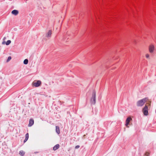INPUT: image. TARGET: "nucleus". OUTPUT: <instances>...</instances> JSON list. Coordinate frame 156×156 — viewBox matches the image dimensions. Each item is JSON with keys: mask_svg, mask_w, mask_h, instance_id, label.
<instances>
[{"mask_svg": "<svg viewBox=\"0 0 156 156\" xmlns=\"http://www.w3.org/2000/svg\"><path fill=\"white\" fill-rule=\"evenodd\" d=\"M148 100V98H144L138 101L136 103L138 106H142Z\"/></svg>", "mask_w": 156, "mask_h": 156, "instance_id": "nucleus-1", "label": "nucleus"}, {"mask_svg": "<svg viewBox=\"0 0 156 156\" xmlns=\"http://www.w3.org/2000/svg\"><path fill=\"white\" fill-rule=\"evenodd\" d=\"M28 60L27 59H26L24 60V61H23V63L24 64L26 65L28 64Z\"/></svg>", "mask_w": 156, "mask_h": 156, "instance_id": "nucleus-13", "label": "nucleus"}, {"mask_svg": "<svg viewBox=\"0 0 156 156\" xmlns=\"http://www.w3.org/2000/svg\"><path fill=\"white\" fill-rule=\"evenodd\" d=\"M143 112L145 115H148V107L147 105H146L144 108H143Z\"/></svg>", "mask_w": 156, "mask_h": 156, "instance_id": "nucleus-5", "label": "nucleus"}, {"mask_svg": "<svg viewBox=\"0 0 156 156\" xmlns=\"http://www.w3.org/2000/svg\"><path fill=\"white\" fill-rule=\"evenodd\" d=\"M96 93L94 90H93L92 93V96L91 98L90 101L92 104L94 105L96 103Z\"/></svg>", "mask_w": 156, "mask_h": 156, "instance_id": "nucleus-2", "label": "nucleus"}, {"mask_svg": "<svg viewBox=\"0 0 156 156\" xmlns=\"http://www.w3.org/2000/svg\"><path fill=\"white\" fill-rule=\"evenodd\" d=\"M11 43V41L10 40H8L7 41L6 44V45H9Z\"/></svg>", "mask_w": 156, "mask_h": 156, "instance_id": "nucleus-15", "label": "nucleus"}, {"mask_svg": "<svg viewBox=\"0 0 156 156\" xmlns=\"http://www.w3.org/2000/svg\"><path fill=\"white\" fill-rule=\"evenodd\" d=\"M52 31L51 30H49L48 32L46 33V37H51L52 34Z\"/></svg>", "mask_w": 156, "mask_h": 156, "instance_id": "nucleus-7", "label": "nucleus"}, {"mask_svg": "<svg viewBox=\"0 0 156 156\" xmlns=\"http://www.w3.org/2000/svg\"><path fill=\"white\" fill-rule=\"evenodd\" d=\"M41 82L40 80L34 81L32 83L33 86L37 87H39L41 84Z\"/></svg>", "mask_w": 156, "mask_h": 156, "instance_id": "nucleus-3", "label": "nucleus"}, {"mask_svg": "<svg viewBox=\"0 0 156 156\" xmlns=\"http://www.w3.org/2000/svg\"><path fill=\"white\" fill-rule=\"evenodd\" d=\"M59 145L58 144L56 145L53 148V150L55 151L59 148Z\"/></svg>", "mask_w": 156, "mask_h": 156, "instance_id": "nucleus-11", "label": "nucleus"}, {"mask_svg": "<svg viewBox=\"0 0 156 156\" xmlns=\"http://www.w3.org/2000/svg\"><path fill=\"white\" fill-rule=\"evenodd\" d=\"M19 154L21 156H23L25 154V152L23 151H20Z\"/></svg>", "mask_w": 156, "mask_h": 156, "instance_id": "nucleus-12", "label": "nucleus"}, {"mask_svg": "<svg viewBox=\"0 0 156 156\" xmlns=\"http://www.w3.org/2000/svg\"><path fill=\"white\" fill-rule=\"evenodd\" d=\"M145 57L147 58L148 59H150V55L148 54H146L145 55Z\"/></svg>", "mask_w": 156, "mask_h": 156, "instance_id": "nucleus-14", "label": "nucleus"}, {"mask_svg": "<svg viewBox=\"0 0 156 156\" xmlns=\"http://www.w3.org/2000/svg\"><path fill=\"white\" fill-rule=\"evenodd\" d=\"M149 52L151 53H153L154 50V45L151 44L149 47Z\"/></svg>", "mask_w": 156, "mask_h": 156, "instance_id": "nucleus-4", "label": "nucleus"}, {"mask_svg": "<svg viewBox=\"0 0 156 156\" xmlns=\"http://www.w3.org/2000/svg\"><path fill=\"white\" fill-rule=\"evenodd\" d=\"M11 59V56H9L8 57V59H7V61L9 62V61H10Z\"/></svg>", "mask_w": 156, "mask_h": 156, "instance_id": "nucleus-17", "label": "nucleus"}, {"mask_svg": "<svg viewBox=\"0 0 156 156\" xmlns=\"http://www.w3.org/2000/svg\"><path fill=\"white\" fill-rule=\"evenodd\" d=\"M132 120V119L130 117H128L126 120V126H127L129 124V122Z\"/></svg>", "mask_w": 156, "mask_h": 156, "instance_id": "nucleus-6", "label": "nucleus"}, {"mask_svg": "<svg viewBox=\"0 0 156 156\" xmlns=\"http://www.w3.org/2000/svg\"><path fill=\"white\" fill-rule=\"evenodd\" d=\"M12 13L15 16L17 15L19 13L18 11L16 10H14L12 11Z\"/></svg>", "mask_w": 156, "mask_h": 156, "instance_id": "nucleus-9", "label": "nucleus"}, {"mask_svg": "<svg viewBox=\"0 0 156 156\" xmlns=\"http://www.w3.org/2000/svg\"><path fill=\"white\" fill-rule=\"evenodd\" d=\"M80 146L79 145H77L75 147V149H78L80 147Z\"/></svg>", "mask_w": 156, "mask_h": 156, "instance_id": "nucleus-20", "label": "nucleus"}, {"mask_svg": "<svg viewBox=\"0 0 156 156\" xmlns=\"http://www.w3.org/2000/svg\"><path fill=\"white\" fill-rule=\"evenodd\" d=\"M150 153L148 152H146L145 154V155L146 156H149Z\"/></svg>", "mask_w": 156, "mask_h": 156, "instance_id": "nucleus-19", "label": "nucleus"}, {"mask_svg": "<svg viewBox=\"0 0 156 156\" xmlns=\"http://www.w3.org/2000/svg\"><path fill=\"white\" fill-rule=\"evenodd\" d=\"M56 132L58 134L60 133V128L58 126H56Z\"/></svg>", "mask_w": 156, "mask_h": 156, "instance_id": "nucleus-10", "label": "nucleus"}, {"mask_svg": "<svg viewBox=\"0 0 156 156\" xmlns=\"http://www.w3.org/2000/svg\"><path fill=\"white\" fill-rule=\"evenodd\" d=\"M28 139L26 138H25V139L24 140V143L26 142L27 141V140H28Z\"/></svg>", "mask_w": 156, "mask_h": 156, "instance_id": "nucleus-21", "label": "nucleus"}, {"mask_svg": "<svg viewBox=\"0 0 156 156\" xmlns=\"http://www.w3.org/2000/svg\"><path fill=\"white\" fill-rule=\"evenodd\" d=\"M34 123V121L33 119H30L29 120V123L28 124V126L30 127L32 126Z\"/></svg>", "mask_w": 156, "mask_h": 156, "instance_id": "nucleus-8", "label": "nucleus"}, {"mask_svg": "<svg viewBox=\"0 0 156 156\" xmlns=\"http://www.w3.org/2000/svg\"><path fill=\"white\" fill-rule=\"evenodd\" d=\"M146 102H147V104H148L149 105H150L151 103V101H150L149 99Z\"/></svg>", "mask_w": 156, "mask_h": 156, "instance_id": "nucleus-18", "label": "nucleus"}, {"mask_svg": "<svg viewBox=\"0 0 156 156\" xmlns=\"http://www.w3.org/2000/svg\"><path fill=\"white\" fill-rule=\"evenodd\" d=\"M25 138H26L28 139L29 138V134L28 133L26 134L25 135Z\"/></svg>", "mask_w": 156, "mask_h": 156, "instance_id": "nucleus-16", "label": "nucleus"}]
</instances>
